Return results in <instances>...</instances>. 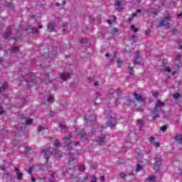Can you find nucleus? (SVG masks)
<instances>
[{"label": "nucleus", "instance_id": "864d4df0", "mask_svg": "<svg viewBox=\"0 0 182 182\" xmlns=\"http://www.w3.org/2000/svg\"><path fill=\"white\" fill-rule=\"evenodd\" d=\"M105 176H102L101 178H100V181H105Z\"/></svg>", "mask_w": 182, "mask_h": 182}, {"label": "nucleus", "instance_id": "4d7b16f0", "mask_svg": "<svg viewBox=\"0 0 182 182\" xmlns=\"http://www.w3.org/2000/svg\"><path fill=\"white\" fill-rule=\"evenodd\" d=\"M177 16L178 18H181V19H182V13H180V14H177Z\"/></svg>", "mask_w": 182, "mask_h": 182}, {"label": "nucleus", "instance_id": "c85d7f7f", "mask_svg": "<svg viewBox=\"0 0 182 182\" xmlns=\"http://www.w3.org/2000/svg\"><path fill=\"white\" fill-rule=\"evenodd\" d=\"M32 123H33V119H28V120L26 121V124H32Z\"/></svg>", "mask_w": 182, "mask_h": 182}, {"label": "nucleus", "instance_id": "69168bd1", "mask_svg": "<svg viewBox=\"0 0 182 182\" xmlns=\"http://www.w3.org/2000/svg\"><path fill=\"white\" fill-rule=\"evenodd\" d=\"M127 102H129V103H132V102H133V100H126Z\"/></svg>", "mask_w": 182, "mask_h": 182}, {"label": "nucleus", "instance_id": "c756f323", "mask_svg": "<svg viewBox=\"0 0 182 182\" xmlns=\"http://www.w3.org/2000/svg\"><path fill=\"white\" fill-rule=\"evenodd\" d=\"M161 166V161L160 159L156 160V164H154V166Z\"/></svg>", "mask_w": 182, "mask_h": 182}, {"label": "nucleus", "instance_id": "c9c22d12", "mask_svg": "<svg viewBox=\"0 0 182 182\" xmlns=\"http://www.w3.org/2000/svg\"><path fill=\"white\" fill-rule=\"evenodd\" d=\"M136 15H137V13L132 14V16L129 18V22H130V21H132L133 18H136Z\"/></svg>", "mask_w": 182, "mask_h": 182}, {"label": "nucleus", "instance_id": "6e6d98bb", "mask_svg": "<svg viewBox=\"0 0 182 182\" xmlns=\"http://www.w3.org/2000/svg\"><path fill=\"white\" fill-rule=\"evenodd\" d=\"M94 85L95 86H99V82H97V81H95V82H94Z\"/></svg>", "mask_w": 182, "mask_h": 182}, {"label": "nucleus", "instance_id": "aec40b11", "mask_svg": "<svg viewBox=\"0 0 182 182\" xmlns=\"http://www.w3.org/2000/svg\"><path fill=\"white\" fill-rule=\"evenodd\" d=\"M107 126H109V127H114V126H116V122H108L107 123Z\"/></svg>", "mask_w": 182, "mask_h": 182}, {"label": "nucleus", "instance_id": "4be33fe9", "mask_svg": "<svg viewBox=\"0 0 182 182\" xmlns=\"http://www.w3.org/2000/svg\"><path fill=\"white\" fill-rule=\"evenodd\" d=\"M78 170L80 171H85V170H86V167L85 166V165H80L78 167Z\"/></svg>", "mask_w": 182, "mask_h": 182}, {"label": "nucleus", "instance_id": "0eeeda50", "mask_svg": "<svg viewBox=\"0 0 182 182\" xmlns=\"http://www.w3.org/2000/svg\"><path fill=\"white\" fill-rule=\"evenodd\" d=\"M135 59L134 60V65H139L140 61H139V59L140 58V51L136 50L135 54Z\"/></svg>", "mask_w": 182, "mask_h": 182}, {"label": "nucleus", "instance_id": "5701e85b", "mask_svg": "<svg viewBox=\"0 0 182 182\" xmlns=\"http://www.w3.org/2000/svg\"><path fill=\"white\" fill-rule=\"evenodd\" d=\"M35 166H31L29 167L28 170V173L30 176H32V171H33V168Z\"/></svg>", "mask_w": 182, "mask_h": 182}, {"label": "nucleus", "instance_id": "20e7f679", "mask_svg": "<svg viewBox=\"0 0 182 182\" xmlns=\"http://www.w3.org/2000/svg\"><path fill=\"white\" fill-rule=\"evenodd\" d=\"M72 137H73V136L72 135V134H70V137L65 136L64 139L66 147H68V149H72V146L70 145V139H72Z\"/></svg>", "mask_w": 182, "mask_h": 182}, {"label": "nucleus", "instance_id": "052dcab7", "mask_svg": "<svg viewBox=\"0 0 182 182\" xmlns=\"http://www.w3.org/2000/svg\"><path fill=\"white\" fill-rule=\"evenodd\" d=\"M109 119H116V115H114L113 117L109 116Z\"/></svg>", "mask_w": 182, "mask_h": 182}, {"label": "nucleus", "instance_id": "bb28decb", "mask_svg": "<svg viewBox=\"0 0 182 182\" xmlns=\"http://www.w3.org/2000/svg\"><path fill=\"white\" fill-rule=\"evenodd\" d=\"M143 168L141 167V166H140L139 164H136V171L139 172L140 171V170H141Z\"/></svg>", "mask_w": 182, "mask_h": 182}, {"label": "nucleus", "instance_id": "0e129e2a", "mask_svg": "<svg viewBox=\"0 0 182 182\" xmlns=\"http://www.w3.org/2000/svg\"><path fill=\"white\" fill-rule=\"evenodd\" d=\"M176 31H177L176 28H173V29H172L173 33H176Z\"/></svg>", "mask_w": 182, "mask_h": 182}, {"label": "nucleus", "instance_id": "e2e57ef3", "mask_svg": "<svg viewBox=\"0 0 182 182\" xmlns=\"http://www.w3.org/2000/svg\"><path fill=\"white\" fill-rule=\"evenodd\" d=\"M31 181H33V182L36 181L35 178L32 177V176H31Z\"/></svg>", "mask_w": 182, "mask_h": 182}, {"label": "nucleus", "instance_id": "774afa93", "mask_svg": "<svg viewBox=\"0 0 182 182\" xmlns=\"http://www.w3.org/2000/svg\"><path fill=\"white\" fill-rule=\"evenodd\" d=\"M179 176H182V169L179 172Z\"/></svg>", "mask_w": 182, "mask_h": 182}, {"label": "nucleus", "instance_id": "e433bc0d", "mask_svg": "<svg viewBox=\"0 0 182 182\" xmlns=\"http://www.w3.org/2000/svg\"><path fill=\"white\" fill-rule=\"evenodd\" d=\"M117 65H122V63H123V60L118 58L117 60Z\"/></svg>", "mask_w": 182, "mask_h": 182}, {"label": "nucleus", "instance_id": "4468645a", "mask_svg": "<svg viewBox=\"0 0 182 182\" xmlns=\"http://www.w3.org/2000/svg\"><path fill=\"white\" fill-rule=\"evenodd\" d=\"M8 87V84L6 82H4V85H0V93H2V92H5V89Z\"/></svg>", "mask_w": 182, "mask_h": 182}, {"label": "nucleus", "instance_id": "603ef678", "mask_svg": "<svg viewBox=\"0 0 182 182\" xmlns=\"http://www.w3.org/2000/svg\"><path fill=\"white\" fill-rule=\"evenodd\" d=\"M50 75H52V74L48 73V74H46L44 76H45V77H46L47 79H49Z\"/></svg>", "mask_w": 182, "mask_h": 182}, {"label": "nucleus", "instance_id": "393cba45", "mask_svg": "<svg viewBox=\"0 0 182 182\" xmlns=\"http://www.w3.org/2000/svg\"><path fill=\"white\" fill-rule=\"evenodd\" d=\"M137 123L139 127H143V126H144V122L141 119L138 120Z\"/></svg>", "mask_w": 182, "mask_h": 182}, {"label": "nucleus", "instance_id": "f3484780", "mask_svg": "<svg viewBox=\"0 0 182 182\" xmlns=\"http://www.w3.org/2000/svg\"><path fill=\"white\" fill-rule=\"evenodd\" d=\"M29 151H31V147H29V146L26 147L25 151L23 152V155L24 156H29V154H28Z\"/></svg>", "mask_w": 182, "mask_h": 182}, {"label": "nucleus", "instance_id": "72a5a7b5", "mask_svg": "<svg viewBox=\"0 0 182 182\" xmlns=\"http://www.w3.org/2000/svg\"><path fill=\"white\" fill-rule=\"evenodd\" d=\"M54 145L55 146V147H59L60 146V142H59V141L55 140L54 142Z\"/></svg>", "mask_w": 182, "mask_h": 182}, {"label": "nucleus", "instance_id": "09e8293b", "mask_svg": "<svg viewBox=\"0 0 182 182\" xmlns=\"http://www.w3.org/2000/svg\"><path fill=\"white\" fill-rule=\"evenodd\" d=\"M18 117H20V119H25V116L23 115V114H19Z\"/></svg>", "mask_w": 182, "mask_h": 182}, {"label": "nucleus", "instance_id": "2f4dec72", "mask_svg": "<svg viewBox=\"0 0 182 182\" xmlns=\"http://www.w3.org/2000/svg\"><path fill=\"white\" fill-rule=\"evenodd\" d=\"M53 100H54L53 96H50V95L47 99V102H53Z\"/></svg>", "mask_w": 182, "mask_h": 182}, {"label": "nucleus", "instance_id": "3c124183", "mask_svg": "<svg viewBox=\"0 0 182 182\" xmlns=\"http://www.w3.org/2000/svg\"><path fill=\"white\" fill-rule=\"evenodd\" d=\"M181 43H182L181 41H179V42H178V45H179L178 49H182Z\"/></svg>", "mask_w": 182, "mask_h": 182}, {"label": "nucleus", "instance_id": "ddd939ff", "mask_svg": "<svg viewBox=\"0 0 182 182\" xmlns=\"http://www.w3.org/2000/svg\"><path fill=\"white\" fill-rule=\"evenodd\" d=\"M106 136H102L101 138H100V139L98 140L97 143L100 146H103V144H106Z\"/></svg>", "mask_w": 182, "mask_h": 182}, {"label": "nucleus", "instance_id": "13d9d810", "mask_svg": "<svg viewBox=\"0 0 182 182\" xmlns=\"http://www.w3.org/2000/svg\"><path fill=\"white\" fill-rule=\"evenodd\" d=\"M75 153H76L75 159H77V157H79V153L77 152V151H75Z\"/></svg>", "mask_w": 182, "mask_h": 182}, {"label": "nucleus", "instance_id": "f8f14e48", "mask_svg": "<svg viewBox=\"0 0 182 182\" xmlns=\"http://www.w3.org/2000/svg\"><path fill=\"white\" fill-rule=\"evenodd\" d=\"M76 132H77V136H80L81 139H85V136H86V133L85 132V131H83V129H81L80 131H76Z\"/></svg>", "mask_w": 182, "mask_h": 182}, {"label": "nucleus", "instance_id": "49530a36", "mask_svg": "<svg viewBox=\"0 0 182 182\" xmlns=\"http://www.w3.org/2000/svg\"><path fill=\"white\" fill-rule=\"evenodd\" d=\"M29 29H32V28H31V26H28V27L27 28V29H26V32H28V33H31V32H32V30H29Z\"/></svg>", "mask_w": 182, "mask_h": 182}, {"label": "nucleus", "instance_id": "de8ad7c7", "mask_svg": "<svg viewBox=\"0 0 182 182\" xmlns=\"http://www.w3.org/2000/svg\"><path fill=\"white\" fill-rule=\"evenodd\" d=\"M149 141H150V143H154V137H151L150 139H149Z\"/></svg>", "mask_w": 182, "mask_h": 182}, {"label": "nucleus", "instance_id": "39448f33", "mask_svg": "<svg viewBox=\"0 0 182 182\" xmlns=\"http://www.w3.org/2000/svg\"><path fill=\"white\" fill-rule=\"evenodd\" d=\"M84 119L87 122V123H90V122H95L96 120V116H95V115H90V116L85 115L84 117Z\"/></svg>", "mask_w": 182, "mask_h": 182}, {"label": "nucleus", "instance_id": "1a4fd4ad", "mask_svg": "<svg viewBox=\"0 0 182 182\" xmlns=\"http://www.w3.org/2000/svg\"><path fill=\"white\" fill-rule=\"evenodd\" d=\"M55 25H56V23H55V21H52L51 23H49L48 24V29H50L53 32H55Z\"/></svg>", "mask_w": 182, "mask_h": 182}, {"label": "nucleus", "instance_id": "a878e982", "mask_svg": "<svg viewBox=\"0 0 182 182\" xmlns=\"http://www.w3.org/2000/svg\"><path fill=\"white\" fill-rule=\"evenodd\" d=\"M11 52H19V48L13 47L10 49Z\"/></svg>", "mask_w": 182, "mask_h": 182}, {"label": "nucleus", "instance_id": "a18cd8bd", "mask_svg": "<svg viewBox=\"0 0 182 182\" xmlns=\"http://www.w3.org/2000/svg\"><path fill=\"white\" fill-rule=\"evenodd\" d=\"M131 29H132V31H133V32H136L137 31V28H136V27L134 26H132Z\"/></svg>", "mask_w": 182, "mask_h": 182}, {"label": "nucleus", "instance_id": "9b49d317", "mask_svg": "<svg viewBox=\"0 0 182 182\" xmlns=\"http://www.w3.org/2000/svg\"><path fill=\"white\" fill-rule=\"evenodd\" d=\"M173 139L175 141H177L179 144H182V135H176Z\"/></svg>", "mask_w": 182, "mask_h": 182}, {"label": "nucleus", "instance_id": "58836bf2", "mask_svg": "<svg viewBox=\"0 0 182 182\" xmlns=\"http://www.w3.org/2000/svg\"><path fill=\"white\" fill-rule=\"evenodd\" d=\"M152 96H154V97H158L159 92H152Z\"/></svg>", "mask_w": 182, "mask_h": 182}, {"label": "nucleus", "instance_id": "473e14b6", "mask_svg": "<svg viewBox=\"0 0 182 182\" xmlns=\"http://www.w3.org/2000/svg\"><path fill=\"white\" fill-rule=\"evenodd\" d=\"M115 5L118 7L120 8L122 6V2L120 1H117L115 2Z\"/></svg>", "mask_w": 182, "mask_h": 182}, {"label": "nucleus", "instance_id": "423d86ee", "mask_svg": "<svg viewBox=\"0 0 182 182\" xmlns=\"http://www.w3.org/2000/svg\"><path fill=\"white\" fill-rule=\"evenodd\" d=\"M134 97L135 98V100H136V102H143L144 105V100H146V98L142 97L141 95L137 93H134Z\"/></svg>", "mask_w": 182, "mask_h": 182}, {"label": "nucleus", "instance_id": "680f3d73", "mask_svg": "<svg viewBox=\"0 0 182 182\" xmlns=\"http://www.w3.org/2000/svg\"><path fill=\"white\" fill-rule=\"evenodd\" d=\"M107 23H109V25H112V21H110V20H107Z\"/></svg>", "mask_w": 182, "mask_h": 182}, {"label": "nucleus", "instance_id": "6e6552de", "mask_svg": "<svg viewBox=\"0 0 182 182\" xmlns=\"http://www.w3.org/2000/svg\"><path fill=\"white\" fill-rule=\"evenodd\" d=\"M15 170H16V174L17 176V180H18L19 181H22V177L23 176V173H20L19 168H16Z\"/></svg>", "mask_w": 182, "mask_h": 182}, {"label": "nucleus", "instance_id": "7ed1b4c3", "mask_svg": "<svg viewBox=\"0 0 182 182\" xmlns=\"http://www.w3.org/2000/svg\"><path fill=\"white\" fill-rule=\"evenodd\" d=\"M165 18L166 21L164 19L161 20L159 22L158 26L159 28H161L162 26H166L167 29H170V16L168 15V11L166 12Z\"/></svg>", "mask_w": 182, "mask_h": 182}, {"label": "nucleus", "instance_id": "bf43d9fd", "mask_svg": "<svg viewBox=\"0 0 182 182\" xmlns=\"http://www.w3.org/2000/svg\"><path fill=\"white\" fill-rule=\"evenodd\" d=\"M97 100H98V99L96 98L95 100L94 101V105H95V106H97V104H96V102H97Z\"/></svg>", "mask_w": 182, "mask_h": 182}, {"label": "nucleus", "instance_id": "2eb2a0df", "mask_svg": "<svg viewBox=\"0 0 182 182\" xmlns=\"http://www.w3.org/2000/svg\"><path fill=\"white\" fill-rule=\"evenodd\" d=\"M147 12H149V14H153L154 15H157L159 14V11L154 9H149Z\"/></svg>", "mask_w": 182, "mask_h": 182}, {"label": "nucleus", "instance_id": "f704fd0d", "mask_svg": "<svg viewBox=\"0 0 182 182\" xmlns=\"http://www.w3.org/2000/svg\"><path fill=\"white\" fill-rule=\"evenodd\" d=\"M161 132H166L167 130V125H164L161 127Z\"/></svg>", "mask_w": 182, "mask_h": 182}, {"label": "nucleus", "instance_id": "b1692460", "mask_svg": "<svg viewBox=\"0 0 182 182\" xmlns=\"http://www.w3.org/2000/svg\"><path fill=\"white\" fill-rule=\"evenodd\" d=\"M117 32H119V29H117V28H114L112 29V35H116V33H117Z\"/></svg>", "mask_w": 182, "mask_h": 182}, {"label": "nucleus", "instance_id": "dca6fc26", "mask_svg": "<svg viewBox=\"0 0 182 182\" xmlns=\"http://www.w3.org/2000/svg\"><path fill=\"white\" fill-rule=\"evenodd\" d=\"M9 35H11V28H9V31L4 33V38L5 39H8V38H9Z\"/></svg>", "mask_w": 182, "mask_h": 182}, {"label": "nucleus", "instance_id": "8fccbe9b", "mask_svg": "<svg viewBox=\"0 0 182 182\" xmlns=\"http://www.w3.org/2000/svg\"><path fill=\"white\" fill-rule=\"evenodd\" d=\"M154 145L155 146V147H159V146H160V143L159 142H154Z\"/></svg>", "mask_w": 182, "mask_h": 182}, {"label": "nucleus", "instance_id": "ea45409f", "mask_svg": "<svg viewBox=\"0 0 182 182\" xmlns=\"http://www.w3.org/2000/svg\"><path fill=\"white\" fill-rule=\"evenodd\" d=\"M114 93V90H110L108 94V96L110 97Z\"/></svg>", "mask_w": 182, "mask_h": 182}, {"label": "nucleus", "instance_id": "6ab92c4d", "mask_svg": "<svg viewBox=\"0 0 182 182\" xmlns=\"http://www.w3.org/2000/svg\"><path fill=\"white\" fill-rule=\"evenodd\" d=\"M127 176H133V172H131L129 174H126L124 173H121L120 174V177H122V178H124Z\"/></svg>", "mask_w": 182, "mask_h": 182}, {"label": "nucleus", "instance_id": "338daca9", "mask_svg": "<svg viewBox=\"0 0 182 182\" xmlns=\"http://www.w3.org/2000/svg\"><path fill=\"white\" fill-rule=\"evenodd\" d=\"M139 12H141V9L136 10V14H139Z\"/></svg>", "mask_w": 182, "mask_h": 182}, {"label": "nucleus", "instance_id": "9d476101", "mask_svg": "<svg viewBox=\"0 0 182 182\" xmlns=\"http://www.w3.org/2000/svg\"><path fill=\"white\" fill-rule=\"evenodd\" d=\"M60 77L61 80H68V79H70V73H63Z\"/></svg>", "mask_w": 182, "mask_h": 182}, {"label": "nucleus", "instance_id": "412c9836", "mask_svg": "<svg viewBox=\"0 0 182 182\" xmlns=\"http://www.w3.org/2000/svg\"><path fill=\"white\" fill-rule=\"evenodd\" d=\"M59 127L62 129V130H65L67 129L66 124L64 122H60Z\"/></svg>", "mask_w": 182, "mask_h": 182}, {"label": "nucleus", "instance_id": "37998d69", "mask_svg": "<svg viewBox=\"0 0 182 182\" xmlns=\"http://www.w3.org/2000/svg\"><path fill=\"white\" fill-rule=\"evenodd\" d=\"M46 128L43 127L38 126V132H42V130H46Z\"/></svg>", "mask_w": 182, "mask_h": 182}, {"label": "nucleus", "instance_id": "4c0bfd02", "mask_svg": "<svg viewBox=\"0 0 182 182\" xmlns=\"http://www.w3.org/2000/svg\"><path fill=\"white\" fill-rule=\"evenodd\" d=\"M117 95H118V96H120V95H122V90L120 88L117 89Z\"/></svg>", "mask_w": 182, "mask_h": 182}, {"label": "nucleus", "instance_id": "7c9ffc66", "mask_svg": "<svg viewBox=\"0 0 182 182\" xmlns=\"http://www.w3.org/2000/svg\"><path fill=\"white\" fill-rule=\"evenodd\" d=\"M6 6V8H9V9H11V8H14V4H12V3H7Z\"/></svg>", "mask_w": 182, "mask_h": 182}, {"label": "nucleus", "instance_id": "f257e3e1", "mask_svg": "<svg viewBox=\"0 0 182 182\" xmlns=\"http://www.w3.org/2000/svg\"><path fill=\"white\" fill-rule=\"evenodd\" d=\"M164 106H166V103L160 100H158L155 103L154 108L151 111V117L154 120L159 117V112H161V109L164 107Z\"/></svg>", "mask_w": 182, "mask_h": 182}, {"label": "nucleus", "instance_id": "cd10ccee", "mask_svg": "<svg viewBox=\"0 0 182 182\" xmlns=\"http://www.w3.org/2000/svg\"><path fill=\"white\" fill-rule=\"evenodd\" d=\"M75 158L73 157V156H72V154H70V159L68 161V164H70V163H72V161H74Z\"/></svg>", "mask_w": 182, "mask_h": 182}, {"label": "nucleus", "instance_id": "79ce46f5", "mask_svg": "<svg viewBox=\"0 0 182 182\" xmlns=\"http://www.w3.org/2000/svg\"><path fill=\"white\" fill-rule=\"evenodd\" d=\"M180 96L181 95L178 93H176V94L173 95L174 99H178V97H180Z\"/></svg>", "mask_w": 182, "mask_h": 182}, {"label": "nucleus", "instance_id": "f03ea898", "mask_svg": "<svg viewBox=\"0 0 182 182\" xmlns=\"http://www.w3.org/2000/svg\"><path fill=\"white\" fill-rule=\"evenodd\" d=\"M42 153L44 154V156L47 162L49 161V156H48L50 154L51 155L54 154L57 156V157H59V159H60V157H62L63 156H65V154H62L61 155H59V151L57 149H54L52 147L43 149Z\"/></svg>", "mask_w": 182, "mask_h": 182}, {"label": "nucleus", "instance_id": "a211bd4d", "mask_svg": "<svg viewBox=\"0 0 182 182\" xmlns=\"http://www.w3.org/2000/svg\"><path fill=\"white\" fill-rule=\"evenodd\" d=\"M147 180H148V182H154V181H156V176H151L147 178Z\"/></svg>", "mask_w": 182, "mask_h": 182}, {"label": "nucleus", "instance_id": "5fc2aeb1", "mask_svg": "<svg viewBox=\"0 0 182 182\" xmlns=\"http://www.w3.org/2000/svg\"><path fill=\"white\" fill-rule=\"evenodd\" d=\"M129 68L131 69V71L129 72L130 75H133V68H132V67L129 66Z\"/></svg>", "mask_w": 182, "mask_h": 182}, {"label": "nucleus", "instance_id": "c03bdc74", "mask_svg": "<svg viewBox=\"0 0 182 182\" xmlns=\"http://www.w3.org/2000/svg\"><path fill=\"white\" fill-rule=\"evenodd\" d=\"M90 182H97L96 176H92Z\"/></svg>", "mask_w": 182, "mask_h": 182}, {"label": "nucleus", "instance_id": "a19ab883", "mask_svg": "<svg viewBox=\"0 0 182 182\" xmlns=\"http://www.w3.org/2000/svg\"><path fill=\"white\" fill-rule=\"evenodd\" d=\"M165 70L166 72H168V73H170L171 72V68H170V67H166Z\"/></svg>", "mask_w": 182, "mask_h": 182}]
</instances>
